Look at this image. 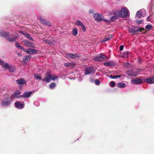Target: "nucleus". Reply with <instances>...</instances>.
Here are the masks:
<instances>
[{
	"instance_id": "obj_7",
	"label": "nucleus",
	"mask_w": 154,
	"mask_h": 154,
	"mask_svg": "<svg viewBox=\"0 0 154 154\" xmlns=\"http://www.w3.org/2000/svg\"><path fill=\"white\" fill-rule=\"evenodd\" d=\"M11 98L9 97L5 98L2 102V105L5 106L9 105L11 102Z\"/></svg>"
},
{
	"instance_id": "obj_35",
	"label": "nucleus",
	"mask_w": 154,
	"mask_h": 154,
	"mask_svg": "<svg viewBox=\"0 0 154 154\" xmlns=\"http://www.w3.org/2000/svg\"><path fill=\"white\" fill-rule=\"evenodd\" d=\"M15 45L16 47L19 49H20L22 47L20 44L17 42H16L15 43Z\"/></svg>"
},
{
	"instance_id": "obj_26",
	"label": "nucleus",
	"mask_w": 154,
	"mask_h": 154,
	"mask_svg": "<svg viewBox=\"0 0 154 154\" xmlns=\"http://www.w3.org/2000/svg\"><path fill=\"white\" fill-rule=\"evenodd\" d=\"M129 56V52L128 51L124 52L121 55V56L124 58H127Z\"/></svg>"
},
{
	"instance_id": "obj_30",
	"label": "nucleus",
	"mask_w": 154,
	"mask_h": 154,
	"mask_svg": "<svg viewBox=\"0 0 154 154\" xmlns=\"http://www.w3.org/2000/svg\"><path fill=\"white\" fill-rule=\"evenodd\" d=\"M104 65L107 66H112L114 65L113 63H111L110 62H106L103 63Z\"/></svg>"
},
{
	"instance_id": "obj_50",
	"label": "nucleus",
	"mask_w": 154,
	"mask_h": 154,
	"mask_svg": "<svg viewBox=\"0 0 154 154\" xmlns=\"http://www.w3.org/2000/svg\"><path fill=\"white\" fill-rule=\"evenodd\" d=\"M143 31H144V30H145V29H143Z\"/></svg>"
},
{
	"instance_id": "obj_21",
	"label": "nucleus",
	"mask_w": 154,
	"mask_h": 154,
	"mask_svg": "<svg viewBox=\"0 0 154 154\" xmlns=\"http://www.w3.org/2000/svg\"><path fill=\"white\" fill-rule=\"evenodd\" d=\"M32 93V91L25 92L21 97H22L28 98L31 96Z\"/></svg>"
},
{
	"instance_id": "obj_31",
	"label": "nucleus",
	"mask_w": 154,
	"mask_h": 154,
	"mask_svg": "<svg viewBox=\"0 0 154 154\" xmlns=\"http://www.w3.org/2000/svg\"><path fill=\"white\" fill-rule=\"evenodd\" d=\"M35 78L36 79L41 80L42 79L41 77L38 74H35L34 75Z\"/></svg>"
},
{
	"instance_id": "obj_11",
	"label": "nucleus",
	"mask_w": 154,
	"mask_h": 154,
	"mask_svg": "<svg viewBox=\"0 0 154 154\" xmlns=\"http://www.w3.org/2000/svg\"><path fill=\"white\" fill-rule=\"evenodd\" d=\"M132 83L134 85H138L142 83L143 81L141 79L137 78L131 80Z\"/></svg>"
},
{
	"instance_id": "obj_47",
	"label": "nucleus",
	"mask_w": 154,
	"mask_h": 154,
	"mask_svg": "<svg viewBox=\"0 0 154 154\" xmlns=\"http://www.w3.org/2000/svg\"><path fill=\"white\" fill-rule=\"evenodd\" d=\"M150 20V17H148L147 18V20Z\"/></svg>"
},
{
	"instance_id": "obj_38",
	"label": "nucleus",
	"mask_w": 154,
	"mask_h": 154,
	"mask_svg": "<svg viewBox=\"0 0 154 154\" xmlns=\"http://www.w3.org/2000/svg\"><path fill=\"white\" fill-rule=\"evenodd\" d=\"M113 37V36L112 35H109L106 38L107 41Z\"/></svg>"
},
{
	"instance_id": "obj_36",
	"label": "nucleus",
	"mask_w": 154,
	"mask_h": 154,
	"mask_svg": "<svg viewBox=\"0 0 154 154\" xmlns=\"http://www.w3.org/2000/svg\"><path fill=\"white\" fill-rule=\"evenodd\" d=\"M95 82V84L97 85H100V82L98 80H96Z\"/></svg>"
},
{
	"instance_id": "obj_28",
	"label": "nucleus",
	"mask_w": 154,
	"mask_h": 154,
	"mask_svg": "<svg viewBox=\"0 0 154 154\" xmlns=\"http://www.w3.org/2000/svg\"><path fill=\"white\" fill-rule=\"evenodd\" d=\"M65 66L67 67H68L70 66H71V67H74L75 66V64L72 63H67L64 64Z\"/></svg>"
},
{
	"instance_id": "obj_4",
	"label": "nucleus",
	"mask_w": 154,
	"mask_h": 154,
	"mask_svg": "<svg viewBox=\"0 0 154 154\" xmlns=\"http://www.w3.org/2000/svg\"><path fill=\"white\" fill-rule=\"evenodd\" d=\"M120 14L122 17H127L129 14V11L126 7H122L120 11H119Z\"/></svg>"
},
{
	"instance_id": "obj_10",
	"label": "nucleus",
	"mask_w": 154,
	"mask_h": 154,
	"mask_svg": "<svg viewBox=\"0 0 154 154\" xmlns=\"http://www.w3.org/2000/svg\"><path fill=\"white\" fill-rule=\"evenodd\" d=\"M128 30L129 32L132 33L133 34H135V32H142V31L141 29L138 28V27H134L133 28H130L128 29Z\"/></svg>"
},
{
	"instance_id": "obj_27",
	"label": "nucleus",
	"mask_w": 154,
	"mask_h": 154,
	"mask_svg": "<svg viewBox=\"0 0 154 154\" xmlns=\"http://www.w3.org/2000/svg\"><path fill=\"white\" fill-rule=\"evenodd\" d=\"M125 85L124 83L122 82H120L117 84V86L120 88H122L125 87Z\"/></svg>"
},
{
	"instance_id": "obj_3",
	"label": "nucleus",
	"mask_w": 154,
	"mask_h": 154,
	"mask_svg": "<svg viewBox=\"0 0 154 154\" xmlns=\"http://www.w3.org/2000/svg\"><path fill=\"white\" fill-rule=\"evenodd\" d=\"M110 14L112 15V16L110 18V20L112 21H114L119 17H121L119 11V10L112 11L110 13Z\"/></svg>"
},
{
	"instance_id": "obj_24",
	"label": "nucleus",
	"mask_w": 154,
	"mask_h": 154,
	"mask_svg": "<svg viewBox=\"0 0 154 154\" xmlns=\"http://www.w3.org/2000/svg\"><path fill=\"white\" fill-rule=\"evenodd\" d=\"M146 82L149 84H152L154 83V77L152 76L149 77L146 79Z\"/></svg>"
},
{
	"instance_id": "obj_15",
	"label": "nucleus",
	"mask_w": 154,
	"mask_h": 154,
	"mask_svg": "<svg viewBox=\"0 0 154 154\" xmlns=\"http://www.w3.org/2000/svg\"><path fill=\"white\" fill-rule=\"evenodd\" d=\"M75 25L77 26H80L82 28L83 31H85L86 28L85 26H84L83 23L80 20H77L76 22Z\"/></svg>"
},
{
	"instance_id": "obj_39",
	"label": "nucleus",
	"mask_w": 154,
	"mask_h": 154,
	"mask_svg": "<svg viewBox=\"0 0 154 154\" xmlns=\"http://www.w3.org/2000/svg\"><path fill=\"white\" fill-rule=\"evenodd\" d=\"M142 22V20H137V23L138 24H140Z\"/></svg>"
},
{
	"instance_id": "obj_37",
	"label": "nucleus",
	"mask_w": 154,
	"mask_h": 154,
	"mask_svg": "<svg viewBox=\"0 0 154 154\" xmlns=\"http://www.w3.org/2000/svg\"><path fill=\"white\" fill-rule=\"evenodd\" d=\"M110 86L112 87H114L115 85V83L114 81H111L110 82Z\"/></svg>"
},
{
	"instance_id": "obj_6",
	"label": "nucleus",
	"mask_w": 154,
	"mask_h": 154,
	"mask_svg": "<svg viewBox=\"0 0 154 154\" xmlns=\"http://www.w3.org/2000/svg\"><path fill=\"white\" fill-rule=\"evenodd\" d=\"M93 16L95 19L96 21H100L103 20V16L101 14L97 13H94L93 14Z\"/></svg>"
},
{
	"instance_id": "obj_43",
	"label": "nucleus",
	"mask_w": 154,
	"mask_h": 154,
	"mask_svg": "<svg viewBox=\"0 0 154 154\" xmlns=\"http://www.w3.org/2000/svg\"><path fill=\"white\" fill-rule=\"evenodd\" d=\"M106 41H107L106 39V38H104L103 39V40L102 41H101V42H106Z\"/></svg>"
},
{
	"instance_id": "obj_19",
	"label": "nucleus",
	"mask_w": 154,
	"mask_h": 154,
	"mask_svg": "<svg viewBox=\"0 0 154 154\" xmlns=\"http://www.w3.org/2000/svg\"><path fill=\"white\" fill-rule=\"evenodd\" d=\"M26 52L29 54H33L38 52L37 50L32 49H28L26 50Z\"/></svg>"
},
{
	"instance_id": "obj_46",
	"label": "nucleus",
	"mask_w": 154,
	"mask_h": 154,
	"mask_svg": "<svg viewBox=\"0 0 154 154\" xmlns=\"http://www.w3.org/2000/svg\"><path fill=\"white\" fill-rule=\"evenodd\" d=\"M103 20L104 21L106 22H109V21L106 19H104V18H103Z\"/></svg>"
},
{
	"instance_id": "obj_20",
	"label": "nucleus",
	"mask_w": 154,
	"mask_h": 154,
	"mask_svg": "<svg viewBox=\"0 0 154 154\" xmlns=\"http://www.w3.org/2000/svg\"><path fill=\"white\" fill-rule=\"evenodd\" d=\"M21 92L19 91H16L12 95L11 97L14 98H19L21 97H22L20 95Z\"/></svg>"
},
{
	"instance_id": "obj_16",
	"label": "nucleus",
	"mask_w": 154,
	"mask_h": 154,
	"mask_svg": "<svg viewBox=\"0 0 154 154\" xmlns=\"http://www.w3.org/2000/svg\"><path fill=\"white\" fill-rule=\"evenodd\" d=\"M65 56L68 59H75L77 57V55L72 53H66L65 54Z\"/></svg>"
},
{
	"instance_id": "obj_12",
	"label": "nucleus",
	"mask_w": 154,
	"mask_h": 154,
	"mask_svg": "<svg viewBox=\"0 0 154 154\" xmlns=\"http://www.w3.org/2000/svg\"><path fill=\"white\" fill-rule=\"evenodd\" d=\"M14 104L15 107L18 109H21L24 107V103L23 102L17 101Z\"/></svg>"
},
{
	"instance_id": "obj_33",
	"label": "nucleus",
	"mask_w": 154,
	"mask_h": 154,
	"mask_svg": "<svg viewBox=\"0 0 154 154\" xmlns=\"http://www.w3.org/2000/svg\"><path fill=\"white\" fill-rule=\"evenodd\" d=\"M56 85V84L55 83L52 82L50 85L49 88L51 89H53L55 87Z\"/></svg>"
},
{
	"instance_id": "obj_29",
	"label": "nucleus",
	"mask_w": 154,
	"mask_h": 154,
	"mask_svg": "<svg viewBox=\"0 0 154 154\" xmlns=\"http://www.w3.org/2000/svg\"><path fill=\"white\" fill-rule=\"evenodd\" d=\"M78 30L76 28H75L73 29L72 31V34L75 36L76 35L78 34Z\"/></svg>"
},
{
	"instance_id": "obj_18",
	"label": "nucleus",
	"mask_w": 154,
	"mask_h": 154,
	"mask_svg": "<svg viewBox=\"0 0 154 154\" xmlns=\"http://www.w3.org/2000/svg\"><path fill=\"white\" fill-rule=\"evenodd\" d=\"M17 83L19 85H21L25 84L26 83V80L22 78L16 80Z\"/></svg>"
},
{
	"instance_id": "obj_14",
	"label": "nucleus",
	"mask_w": 154,
	"mask_h": 154,
	"mask_svg": "<svg viewBox=\"0 0 154 154\" xmlns=\"http://www.w3.org/2000/svg\"><path fill=\"white\" fill-rule=\"evenodd\" d=\"M23 43L26 46L29 47H34V46L33 43L27 40H24L23 41Z\"/></svg>"
},
{
	"instance_id": "obj_13",
	"label": "nucleus",
	"mask_w": 154,
	"mask_h": 154,
	"mask_svg": "<svg viewBox=\"0 0 154 154\" xmlns=\"http://www.w3.org/2000/svg\"><path fill=\"white\" fill-rule=\"evenodd\" d=\"M18 32L19 33L23 34L25 37L33 41V39L31 36L27 33L26 32L23 31H19Z\"/></svg>"
},
{
	"instance_id": "obj_5",
	"label": "nucleus",
	"mask_w": 154,
	"mask_h": 154,
	"mask_svg": "<svg viewBox=\"0 0 154 154\" xmlns=\"http://www.w3.org/2000/svg\"><path fill=\"white\" fill-rule=\"evenodd\" d=\"M106 57L102 53L98 55L97 56L94 57L93 59L95 61L101 62L103 61Z\"/></svg>"
},
{
	"instance_id": "obj_45",
	"label": "nucleus",
	"mask_w": 154,
	"mask_h": 154,
	"mask_svg": "<svg viewBox=\"0 0 154 154\" xmlns=\"http://www.w3.org/2000/svg\"><path fill=\"white\" fill-rule=\"evenodd\" d=\"M43 23L45 24H48L47 21H46L45 20H44Z\"/></svg>"
},
{
	"instance_id": "obj_8",
	"label": "nucleus",
	"mask_w": 154,
	"mask_h": 154,
	"mask_svg": "<svg viewBox=\"0 0 154 154\" xmlns=\"http://www.w3.org/2000/svg\"><path fill=\"white\" fill-rule=\"evenodd\" d=\"M95 72V71L94 68L91 66L86 68L85 69V75H89L94 74Z\"/></svg>"
},
{
	"instance_id": "obj_40",
	"label": "nucleus",
	"mask_w": 154,
	"mask_h": 154,
	"mask_svg": "<svg viewBox=\"0 0 154 154\" xmlns=\"http://www.w3.org/2000/svg\"><path fill=\"white\" fill-rule=\"evenodd\" d=\"M123 46L122 45H121L119 49L120 51H122L123 50Z\"/></svg>"
},
{
	"instance_id": "obj_34",
	"label": "nucleus",
	"mask_w": 154,
	"mask_h": 154,
	"mask_svg": "<svg viewBox=\"0 0 154 154\" xmlns=\"http://www.w3.org/2000/svg\"><path fill=\"white\" fill-rule=\"evenodd\" d=\"M152 26L150 25H147L145 27V28L148 30H151L152 29Z\"/></svg>"
},
{
	"instance_id": "obj_32",
	"label": "nucleus",
	"mask_w": 154,
	"mask_h": 154,
	"mask_svg": "<svg viewBox=\"0 0 154 154\" xmlns=\"http://www.w3.org/2000/svg\"><path fill=\"white\" fill-rule=\"evenodd\" d=\"M121 75H118L117 76H114L112 75H110L109 77L112 79H115L120 77L121 76Z\"/></svg>"
},
{
	"instance_id": "obj_42",
	"label": "nucleus",
	"mask_w": 154,
	"mask_h": 154,
	"mask_svg": "<svg viewBox=\"0 0 154 154\" xmlns=\"http://www.w3.org/2000/svg\"><path fill=\"white\" fill-rule=\"evenodd\" d=\"M94 11L93 10L91 9L89 10V13H94Z\"/></svg>"
},
{
	"instance_id": "obj_2",
	"label": "nucleus",
	"mask_w": 154,
	"mask_h": 154,
	"mask_svg": "<svg viewBox=\"0 0 154 154\" xmlns=\"http://www.w3.org/2000/svg\"><path fill=\"white\" fill-rule=\"evenodd\" d=\"M58 78V77L57 76H55L54 75H51L48 72L46 75L45 77L42 79V81L43 82L46 81V82L48 83L50 82L51 80L54 81Z\"/></svg>"
},
{
	"instance_id": "obj_41",
	"label": "nucleus",
	"mask_w": 154,
	"mask_h": 154,
	"mask_svg": "<svg viewBox=\"0 0 154 154\" xmlns=\"http://www.w3.org/2000/svg\"><path fill=\"white\" fill-rule=\"evenodd\" d=\"M20 49L21 50H22L24 52H26V50L23 47H21V48Z\"/></svg>"
},
{
	"instance_id": "obj_44",
	"label": "nucleus",
	"mask_w": 154,
	"mask_h": 154,
	"mask_svg": "<svg viewBox=\"0 0 154 154\" xmlns=\"http://www.w3.org/2000/svg\"><path fill=\"white\" fill-rule=\"evenodd\" d=\"M141 71L142 70L140 69H138L137 71H135L137 72L138 74L139 73L141 72Z\"/></svg>"
},
{
	"instance_id": "obj_17",
	"label": "nucleus",
	"mask_w": 154,
	"mask_h": 154,
	"mask_svg": "<svg viewBox=\"0 0 154 154\" xmlns=\"http://www.w3.org/2000/svg\"><path fill=\"white\" fill-rule=\"evenodd\" d=\"M127 73L128 75L132 77L136 76L138 75L137 72L133 70L129 71Z\"/></svg>"
},
{
	"instance_id": "obj_23",
	"label": "nucleus",
	"mask_w": 154,
	"mask_h": 154,
	"mask_svg": "<svg viewBox=\"0 0 154 154\" xmlns=\"http://www.w3.org/2000/svg\"><path fill=\"white\" fill-rule=\"evenodd\" d=\"M0 35L4 37H6L9 35V33L8 32H5L4 31L0 30Z\"/></svg>"
},
{
	"instance_id": "obj_1",
	"label": "nucleus",
	"mask_w": 154,
	"mask_h": 154,
	"mask_svg": "<svg viewBox=\"0 0 154 154\" xmlns=\"http://www.w3.org/2000/svg\"><path fill=\"white\" fill-rule=\"evenodd\" d=\"M0 65L2 66L3 68L6 69L11 72H14L16 70V68L14 66L8 63H4L0 59Z\"/></svg>"
},
{
	"instance_id": "obj_25",
	"label": "nucleus",
	"mask_w": 154,
	"mask_h": 154,
	"mask_svg": "<svg viewBox=\"0 0 154 154\" xmlns=\"http://www.w3.org/2000/svg\"><path fill=\"white\" fill-rule=\"evenodd\" d=\"M31 57L30 56H26L23 57V60L25 62L27 63V61L30 59Z\"/></svg>"
},
{
	"instance_id": "obj_48",
	"label": "nucleus",
	"mask_w": 154,
	"mask_h": 154,
	"mask_svg": "<svg viewBox=\"0 0 154 154\" xmlns=\"http://www.w3.org/2000/svg\"><path fill=\"white\" fill-rule=\"evenodd\" d=\"M90 82H94V81L91 79L90 80Z\"/></svg>"
},
{
	"instance_id": "obj_9",
	"label": "nucleus",
	"mask_w": 154,
	"mask_h": 154,
	"mask_svg": "<svg viewBox=\"0 0 154 154\" xmlns=\"http://www.w3.org/2000/svg\"><path fill=\"white\" fill-rule=\"evenodd\" d=\"M146 14V12L145 10L143 9H141L137 12L136 16L138 17L141 18L142 17L145 16Z\"/></svg>"
},
{
	"instance_id": "obj_49",
	"label": "nucleus",
	"mask_w": 154,
	"mask_h": 154,
	"mask_svg": "<svg viewBox=\"0 0 154 154\" xmlns=\"http://www.w3.org/2000/svg\"><path fill=\"white\" fill-rule=\"evenodd\" d=\"M37 102H34V104L35 105V103H37Z\"/></svg>"
},
{
	"instance_id": "obj_22",
	"label": "nucleus",
	"mask_w": 154,
	"mask_h": 154,
	"mask_svg": "<svg viewBox=\"0 0 154 154\" xmlns=\"http://www.w3.org/2000/svg\"><path fill=\"white\" fill-rule=\"evenodd\" d=\"M10 35H9V36H7V40L10 42H14L17 40V38L15 37H13L11 36V37H10Z\"/></svg>"
},
{
	"instance_id": "obj_51",
	"label": "nucleus",
	"mask_w": 154,
	"mask_h": 154,
	"mask_svg": "<svg viewBox=\"0 0 154 154\" xmlns=\"http://www.w3.org/2000/svg\"><path fill=\"white\" fill-rule=\"evenodd\" d=\"M47 23H48H48L47 22ZM48 24L47 25H48Z\"/></svg>"
}]
</instances>
